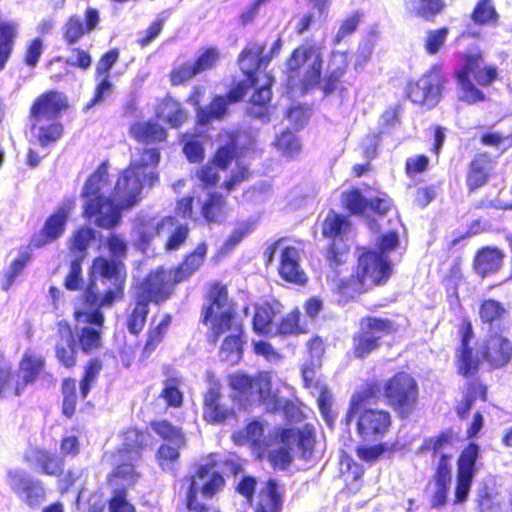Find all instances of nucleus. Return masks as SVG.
Masks as SVG:
<instances>
[{
	"mask_svg": "<svg viewBox=\"0 0 512 512\" xmlns=\"http://www.w3.org/2000/svg\"><path fill=\"white\" fill-rule=\"evenodd\" d=\"M311 60L300 81L299 90L302 94L319 89L323 97L342 92L343 78L348 70L347 53L332 51L324 75H322L323 58L321 47L310 41H304L296 47L286 60V69L290 78L297 77L300 70Z\"/></svg>",
	"mask_w": 512,
	"mask_h": 512,
	"instance_id": "f257e3e1",
	"label": "nucleus"
},
{
	"mask_svg": "<svg viewBox=\"0 0 512 512\" xmlns=\"http://www.w3.org/2000/svg\"><path fill=\"white\" fill-rule=\"evenodd\" d=\"M207 253L208 244L198 243L177 265L169 268L160 265L150 270L135 286L134 292L155 305L166 302L175 294L178 284L189 281L203 267Z\"/></svg>",
	"mask_w": 512,
	"mask_h": 512,
	"instance_id": "f03ea898",
	"label": "nucleus"
},
{
	"mask_svg": "<svg viewBox=\"0 0 512 512\" xmlns=\"http://www.w3.org/2000/svg\"><path fill=\"white\" fill-rule=\"evenodd\" d=\"M461 61V66L453 73L459 101L468 105L486 101L487 96L479 87H488L498 79L497 66L485 65L484 55L480 50L465 52Z\"/></svg>",
	"mask_w": 512,
	"mask_h": 512,
	"instance_id": "7ed1b4c3",
	"label": "nucleus"
},
{
	"mask_svg": "<svg viewBox=\"0 0 512 512\" xmlns=\"http://www.w3.org/2000/svg\"><path fill=\"white\" fill-rule=\"evenodd\" d=\"M75 201L67 199L47 217L42 228L35 232L26 248L19 252V256L13 259L6 273V283L3 286L5 291L9 290L15 279L25 270L32 259L31 250L41 249L46 245L59 239L65 232L70 212L74 208Z\"/></svg>",
	"mask_w": 512,
	"mask_h": 512,
	"instance_id": "20e7f679",
	"label": "nucleus"
},
{
	"mask_svg": "<svg viewBox=\"0 0 512 512\" xmlns=\"http://www.w3.org/2000/svg\"><path fill=\"white\" fill-rule=\"evenodd\" d=\"M227 380L233 399L244 408L257 404L276 410L281 406L269 371H258L254 375L236 371L228 374Z\"/></svg>",
	"mask_w": 512,
	"mask_h": 512,
	"instance_id": "39448f33",
	"label": "nucleus"
},
{
	"mask_svg": "<svg viewBox=\"0 0 512 512\" xmlns=\"http://www.w3.org/2000/svg\"><path fill=\"white\" fill-rule=\"evenodd\" d=\"M391 262L376 250L363 251L357 259L354 272L347 281L340 283L342 292H366L372 287L385 285L392 275Z\"/></svg>",
	"mask_w": 512,
	"mask_h": 512,
	"instance_id": "423d86ee",
	"label": "nucleus"
},
{
	"mask_svg": "<svg viewBox=\"0 0 512 512\" xmlns=\"http://www.w3.org/2000/svg\"><path fill=\"white\" fill-rule=\"evenodd\" d=\"M384 403L400 419H407L416 412L420 401V387L415 375L408 370H398L382 384Z\"/></svg>",
	"mask_w": 512,
	"mask_h": 512,
	"instance_id": "0eeeda50",
	"label": "nucleus"
},
{
	"mask_svg": "<svg viewBox=\"0 0 512 512\" xmlns=\"http://www.w3.org/2000/svg\"><path fill=\"white\" fill-rule=\"evenodd\" d=\"M398 325L388 317L365 315L359 320V329L352 335L351 352L363 360L380 349L383 338L398 332Z\"/></svg>",
	"mask_w": 512,
	"mask_h": 512,
	"instance_id": "6e6552de",
	"label": "nucleus"
},
{
	"mask_svg": "<svg viewBox=\"0 0 512 512\" xmlns=\"http://www.w3.org/2000/svg\"><path fill=\"white\" fill-rule=\"evenodd\" d=\"M201 307L200 322L209 327L229 326L233 321L242 319L234 300L230 297L228 286L220 281L208 285Z\"/></svg>",
	"mask_w": 512,
	"mask_h": 512,
	"instance_id": "1a4fd4ad",
	"label": "nucleus"
},
{
	"mask_svg": "<svg viewBox=\"0 0 512 512\" xmlns=\"http://www.w3.org/2000/svg\"><path fill=\"white\" fill-rule=\"evenodd\" d=\"M447 83L442 65L433 64L419 78L407 82L405 96L414 105L431 110L440 103Z\"/></svg>",
	"mask_w": 512,
	"mask_h": 512,
	"instance_id": "9d476101",
	"label": "nucleus"
},
{
	"mask_svg": "<svg viewBox=\"0 0 512 512\" xmlns=\"http://www.w3.org/2000/svg\"><path fill=\"white\" fill-rule=\"evenodd\" d=\"M243 320L233 321L228 327H209L206 333V340L210 345L216 346L223 337L219 347V354L223 360L231 365L238 364L243 357Z\"/></svg>",
	"mask_w": 512,
	"mask_h": 512,
	"instance_id": "9b49d317",
	"label": "nucleus"
},
{
	"mask_svg": "<svg viewBox=\"0 0 512 512\" xmlns=\"http://www.w3.org/2000/svg\"><path fill=\"white\" fill-rule=\"evenodd\" d=\"M479 456L480 447L475 442H469L459 453L456 460L455 504L463 503L467 500L477 471Z\"/></svg>",
	"mask_w": 512,
	"mask_h": 512,
	"instance_id": "f8f14e48",
	"label": "nucleus"
},
{
	"mask_svg": "<svg viewBox=\"0 0 512 512\" xmlns=\"http://www.w3.org/2000/svg\"><path fill=\"white\" fill-rule=\"evenodd\" d=\"M459 345L456 348V372L463 378L474 376L480 371V360L471 342L475 337L472 321L465 316L458 325Z\"/></svg>",
	"mask_w": 512,
	"mask_h": 512,
	"instance_id": "ddd939ff",
	"label": "nucleus"
},
{
	"mask_svg": "<svg viewBox=\"0 0 512 512\" xmlns=\"http://www.w3.org/2000/svg\"><path fill=\"white\" fill-rule=\"evenodd\" d=\"M6 477L12 492L28 507L38 508L46 500L47 492L43 482L26 471L9 469Z\"/></svg>",
	"mask_w": 512,
	"mask_h": 512,
	"instance_id": "4468645a",
	"label": "nucleus"
},
{
	"mask_svg": "<svg viewBox=\"0 0 512 512\" xmlns=\"http://www.w3.org/2000/svg\"><path fill=\"white\" fill-rule=\"evenodd\" d=\"M69 108L67 96L58 90L50 89L39 94L31 103L28 118L31 129L45 120H56Z\"/></svg>",
	"mask_w": 512,
	"mask_h": 512,
	"instance_id": "2eb2a0df",
	"label": "nucleus"
},
{
	"mask_svg": "<svg viewBox=\"0 0 512 512\" xmlns=\"http://www.w3.org/2000/svg\"><path fill=\"white\" fill-rule=\"evenodd\" d=\"M480 366L485 363L490 370H498L512 363V340L504 332L489 333L483 339L479 356Z\"/></svg>",
	"mask_w": 512,
	"mask_h": 512,
	"instance_id": "dca6fc26",
	"label": "nucleus"
},
{
	"mask_svg": "<svg viewBox=\"0 0 512 512\" xmlns=\"http://www.w3.org/2000/svg\"><path fill=\"white\" fill-rule=\"evenodd\" d=\"M352 415L356 416V431L363 441L381 440L392 428V415L385 409H362Z\"/></svg>",
	"mask_w": 512,
	"mask_h": 512,
	"instance_id": "f3484780",
	"label": "nucleus"
},
{
	"mask_svg": "<svg viewBox=\"0 0 512 512\" xmlns=\"http://www.w3.org/2000/svg\"><path fill=\"white\" fill-rule=\"evenodd\" d=\"M123 210L113 198L105 196L85 201L83 215L93 219L98 227L111 230L120 224Z\"/></svg>",
	"mask_w": 512,
	"mask_h": 512,
	"instance_id": "a211bd4d",
	"label": "nucleus"
},
{
	"mask_svg": "<svg viewBox=\"0 0 512 512\" xmlns=\"http://www.w3.org/2000/svg\"><path fill=\"white\" fill-rule=\"evenodd\" d=\"M142 181L139 173L125 168L120 172L112 191V198L122 209H131L140 201Z\"/></svg>",
	"mask_w": 512,
	"mask_h": 512,
	"instance_id": "6ab92c4d",
	"label": "nucleus"
},
{
	"mask_svg": "<svg viewBox=\"0 0 512 512\" xmlns=\"http://www.w3.org/2000/svg\"><path fill=\"white\" fill-rule=\"evenodd\" d=\"M127 276L109 279L98 283L103 287L100 292L98 286L87 284L85 288V299L92 305L113 306L121 301L125 295Z\"/></svg>",
	"mask_w": 512,
	"mask_h": 512,
	"instance_id": "aec40b11",
	"label": "nucleus"
},
{
	"mask_svg": "<svg viewBox=\"0 0 512 512\" xmlns=\"http://www.w3.org/2000/svg\"><path fill=\"white\" fill-rule=\"evenodd\" d=\"M59 341L55 345V357L61 366L68 370L78 364V348L71 324L66 320L56 323Z\"/></svg>",
	"mask_w": 512,
	"mask_h": 512,
	"instance_id": "412c9836",
	"label": "nucleus"
},
{
	"mask_svg": "<svg viewBox=\"0 0 512 512\" xmlns=\"http://www.w3.org/2000/svg\"><path fill=\"white\" fill-rule=\"evenodd\" d=\"M202 409L203 420L211 425L223 424L234 417L233 409L222 401L221 386L218 382L204 393Z\"/></svg>",
	"mask_w": 512,
	"mask_h": 512,
	"instance_id": "4be33fe9",
	"label": "nucleus"
},
{
	"mask_svg": "<svg viewBox=\"0 0 512 512\" xmlns=\"http://www.w3.org/2000/svg\"><path fill=\"white\" fill-rule=\"evenodd\" d=\"M451 459L450 454L442 453L433 467L432 481L435 485V492L431 498L433 508L442 507L447 502V494L452 480Z\"/></svg>",
	"mask_w": 512,
	"mask_h": 512,
	"instance_id": "5701e85b",
	"label": "nucleus"
},
{
	"mask_svg": "<svg viewBox=\"0 0 512 512\" xmlns=\"http://www.w3.org/2000/svg\"><path fill=\"white\" fill-rule=\"evenodd\" d=\"M300 251L293 246H286L282 249L278 264V274L284 281L304 286L308 277L301 267Z\"/></svg>",
	"mask_w": 512,
	"mask_h": 512,
	"instance_id": "b1692460",
	"label": "nucleus"
},
{
	"mask_svg": "<svg viewBox=\"0 0 512 512\" xmlns=\"http://www.w3.org/2000/svg\"><path fill=\"white\" fill-rule=\"evenodd\" d=\"M508 316V309L502 302L496 299L487 298L479 303L478 317L480 323L490 333L508 330V327L504 324Z\"/></svg>",
	"mask_w": 512,
	"mask_h": 512,
	"instance_id": "393cba45",
	"label": "nucleus"
},
{
	"mask_svg": "<svg viewBox=\"0 0 512 512\" xmlns=\"http://www.w3.org/2000/svg\"><path fill=\"white\" fill-rule=\"evenodd\" d=\"M241 134L238 131H228L225 133V141L221 143L214 154L211 162L220 170H227L232 161L244 156L247 147L240 142Z\"/></svg>",
	"mask_w": 512,
	"mask_h": 512,
	"instance_id": "a878e982",
	"label": "nucleus"
},
{
	"mask_svg": "<svg viewBox=\"0 0 512 512\" xmlns=\"http://www.w3.org/2000/svg\"><path fill=\"white\" fill-rule=\"evenodd\" d=\"M494 160L487 152L476 154L469 162L466 172V187L469 193L483 187L491 178Z\"/></svg>",
	"mask_w": 512,
	"mask_h": 512,
	"instance_id": "bb28decb",
	"label": "nucleus"
},
{
	"mask_svg": "<svg viewBox=\"0 0 512 512\" xmlns=\"http://www.w3.org/2000/svg\"><path fill=\"white\" fill-rule=\"evenodd\" d=\"M282 42L278 38L272 45L270 51L266 54V44L249 42L245 45L238 56L239 62H248L256 72L266 70L270 61L274 56H277L281 50Z\"/></svg>",
	"mask_w": 512,
	"mask_h": 512,
	"instance_id": "cd10ccee",
	"label": "nucleus"
},
{
	"mask_svg": "<svg viewBox=\"0 0 512 512\" xmlns=\"http://www.w3.org/2000/svg\"><path fill=\"white\" fill-rule=\"evenodd\" d=\"M467 379L461 402L455 407L459 419H465L468 416L476 401H488L489 386L478 376V373Z\"/></svg>",
	"mask_w": 512,
	"mask_h": 512,
	"instance_id": "c85d7f7f",
	"label": "nucleus"
},
{
	"mask_svg": "<svg viewBox=\"0 0 512 512\" xmlns=\"http://www.w3.org/2000/svg\"><path fill=\"white\" fill-rule=\"evenodd\" d=\"M281 443L288 445L291 439L296 441L301 459L308 460L314 451L315 430L312 425L305 424L302 428H281L277 432Z\"/></svg>",
	"mask_w": 512,
	"mask_h": 512,
	"instance_id": "c756f323",
	"label": "nucleus"
},
{
	"mask_svg": "<svg viewBox=\"0 0 512 512\" xmlns=\"http://www.w3.org/2000/svg\"><path fill=\"white\" fill-rule=\"evenodd\" d=\"M164 232L167 233V237L163 242V249L166 253H172L180 250L187 243L191 229L188 223L168 215L162 217V234Z\"/></svg>",
	"mask_w": 512,
	"mask_h": 512,
	"instance_id": "7c9ffc66",
	"label": "nucleus"
},
{
	"mask_svg": "<svg viewBox=\"0 0 512 512\" xmlns=\"http://www.w3.org/2000/svg\"><path fill=\"white\" fill-rule=\"evenodd\" d=\"M504 252L495 246L479 248L473 258L472 267L481 278L496 274L503 265Z\"/></svg>",
	"mask_w": 512,
	"mask_h": 512,
	"instance_id": "2f4dec72",
	"label": "nucleus"
},
{
	"mask_svg": "<svg viewBox=\"0 0 512 512\" xmlns=\"http://www.w3.org/2000/svg\"><path fill=\"white\" fill-rule=\"evenodd\" d=\"M127 275V269L122 261L97 256L92 260L88 284L98 286L101 281L120 278Z\"/></svg>",
	"mask_w": 512,
	"mask_h": 512,
	"instance_id": "473e14b6",
	"label": "nucleus"
},
{
	"mask_svg": "<svg viewBox=\"0 0 512 512\" xmlns=\"http://www.w3.org/2000/svg\"><path fill=\"white\" fill-rule=\"evenodd\" d=\"M128 133L137 143L145 145L164 142L168 137L166 128L153 119L134 121Z\"/></svg>",
	"mask_w": 512,
	"mask_h": 512,
	"instance_id": "72a5a7b5",
	"label": "nucleus"
},
{
	"mask_svg": "<svg viewBox=\"0 0 512 512\" xmlns=\"http://www.w3.org/2000/svg\"><path fill=\"white\" fill-rule=\"evenodd\" d=\"M150 304L137 293H133L132 301L125 314V326L132 336H139L144 330L150 314Z\"/></svg>",
	"mask_w": 512,
	"mask_h": 512,
	"instance_id": "f704fd0d",
	"label": "nucleus"
},
{
	"mask_svg": "<svg viewBox=\"0 0 512 512\" xmlns=\"http://www.w3.org/2000/svg\"><path fill=\"white\" fill-rule=\"evenodd\" d=\"M340 478L343 482L342 492L347 495H355L364 484L365 469L351 456L345 455L340 460Z\"/></svg>",
	"mask_w": 512,
	"mask_h": 512,
	"instance_id": "c9c22d12",
	"label": "nucleus"
},
{
	"mask_svg": "<svg viewBox=\"0 0 512 512\" xmlns=\"http://www.w3.org/2000/svg\"><path fill=\"white\" fill-rule=\"evenodd\" d=\"M134 246L141 253L146 254L153 248V242L162 235V218L154 221L152 218H141L134 224Z\"/></svg>",
	"mask_w": 512,
	"mask_h": 512,
	"instance_id": "e433bc0d",
	"label": "nucleus"
},
{
	"mask_svg": "<svg viewBox=\"0 0 512 512\" xmlns=\"http://www.w3.org/2000/svg\"><path fill=\"white\" fill-rule=\"evenodd\" d=\"M284 507V493L277 480L267 479L264 487L258 494L254 512H282Z\"/></svg>",
	"mask_w": 512,
	"mask_h": 512,
	"instance_id": "4c0bfd02",
	"label": "nucleus"
},
{
	"mask_svg": "<svg viewBox=\"0 0 512 512\" xmlns=\"http://www.w3.org/2000/svg\"><path fill=\"white\" fill-rule=\"evenodd\" d=\"M122 442L117 449L121 456L139 459L148 447V433L136 426H129L121 432Z\"/></svg>",
	"mask_w": 512,
	"mask_h": 512,
	"instance_id": "58836bf2",
	"label": "nucleus"
},
{
	"mask_svg": "<svg viewBox=\"0 0 512 512\" xmlns=\"http://www.w3.org/2000/svg\"><path fill=\"white\" fill-rule=\"evenodd\" d=\"M26 463H35L40 472L51 477H60L64 473V461L43 448H33L30 454L24 456Z\"/></svg>",
	"mask_w": 512,
	"mask_h": 512,
	"instance_id": "ea45409f",
	"label": "nucleus"
},
{
	"mask_svg": "<svg viewBox=\"0 0 512 512\" xmlns=\"http://www.w3.org/2000/svg\"><path fill=\"white\" fill-rule=\"evenodd\" d=\"M45 368V359L42 356H33L25 354L19 362V370L22 378L17 380L12 389L13 396H20L27 385L36 381Z\"/></svg>",
	"mask_w": 512,
	"mask_h": 512,
	"instance_id": "a19ab883",
	"label": "nucleus"
},
{
	"mask_svg": "<svg viewBox=\"0 0 512 512\" xmlns=\"http://www.w3.org/2000/svg\"><path fill=\"white\" fill-rule=\"evenodd\" d=\"M155 115L171 128H179L187 120V111L179 100L169 93L158 101Z\"/></svg>",
	"mask_w": 512,
	"mask_h": 512,
	"instance_id": "79ce46f5",
	"label": "nucleus"
},
{
	"mask_svg": "<svg viewBox=\"0 0 512 512\" xmlns=\"http://www.w3.org/2000/svg\"><path fill=\"white\" fill-rule=\"evenodd\" d=\"M265 78V82L255 88L249 98V113L254 118L268 120L270 116L269 108L272 98L271 86L273 84V77L266 73Z\"/></svg>",
	"mask_w": 512,
	"mask_h": 512,
	"instance_id": "37998d69",
	"label": "nucleus"
},
{
	"mask_svg": "<svg viewBox=\"0 0 512 512\" xmlns=\"http://www.w3.org/2000/svg\"><path fill=\"white\" fill-rule=\"evenodd\" d=\"M200 214L208 225L223 223L228 215L226 197L216 191L208 193L200 206Z\"/></svg>",
	"mask_w": 512,
	"mask_h": 512,
	"instance_id": "c03bdc74",
	"label": "nucleus"
},
{
	"mask_svg": "<svg viewBox=\"0 0 512 512\" xmlns=\"http://www.w3.org/2000/svg\"><path fill=\"white\" fill-rule=\"evenodd\" d=\"M382 393V384L379 381L366 382L352 395L348 414L352 416V413H357L362 409H370L367 406L378 403L383 398Z\"/></svg>",
	"mask_w": 512,
	"mask_h": 512,
	"instance_id": "a18cd8bd",
	"label": "nucleus"
},
{
	"mask_svg": "<svg viewBox=\"0 0 512 512\" xmlns=\"http://www.w3.org/2000/svg\"><path fill=\"white\" fill-rule=\"evenodd\" d=\"M172 322V316L165 313L158 324L151 325L147 332L145 342L140 352L139 360L146 361L163 342Z\"/></svg>",
	"mask_w": 512,
	"mask_h": 512,
	"instance_id": "49530a36",
	"label": "nucleus"
},
{
	"mask_svg": "<svg viewBox=\"0 0 512 512\" xmlns=\"http://www.w3.org/2000/svg\"><path fill=\"white\" fill-rule=\"evenodd\" d=\"M18 29L16 21L0 19V71L5 68L13 53Z\"/></svg>",
	"mask_w": 512,
	"mask_h": 512,
	"instance_id": "de8ad7c7",
	"label": "nucleus"
},
{
	"mask_svg": "<svg viewBox=\"0 0 512 512\" xmlns=\"http://www.w3.org/2000/svg\"><path fill=\"white\" fill-rule=\"evenodd\" d=\"M139 477L140 474L136 470L135 465L130 461H126L113 467L107 474L106 481L112 488L117 486L127 487L128 491L129 488H132L137 483Z\"/></svg>",
	"mask_w": 512,
	"mask_h": 512,
	"instance_id": "09e8293b",
	"label": "nucleus"
},
{
	"mask_svg": "<svg viewBox=\"0 0 512 512\" xmlns=\"http://www.w3.org/2000/svg\"><path fill=\"white\" fill-rule=\"evenodd\" d=\"M227 99L224 95H214L210 102L196 113V123L207 126L214 121L222 120L228 113Z\"/></svg>",
	"mask_w": 512,
	"mask_h": 512,
	"instance_id": "8fccbe9b",
	"label": "nucleus"
},
{
	"mask_svg": "<svg viewBox=\"0 0 512 512\" xmlns=\"http://www.w3.org/2000/svg\"><path fill=\"white\" fill-rule=\"evenodd\" d=\"M94 237V231L89 227H80L75 230L68 241L69 259L84 261Z\"/></svg>",
	"mask_w": 512,
	"mask_h": 512,
	"instance_id": "3c124183",
	"label": "nucleus"
},
{
	"mask_svg": "<svg viewBox=\"0 0 512 512\" xmlns=\"http://www.w3.org/2000/svg\"><path fill=\"white\" fill-rule=\"evenodd\" d=\"M404 5L413 16L424 21H433L446 7L444 0H405Z\"/></svg>",
	"mask_w": 512,
	"mask_h": 512,
	"instance_id": "603ef678",
	"label": "nucleus"
},
{
	"mask_svg": "<svg viewBox=\"0 0 512 512\" xmlns=\"http://www.w3.org/2000/svg\"><path fill=\"white\" fill-rule=\"evenodd\" d=\"M108 180L107 163L102 162L97 166L95 171L89 175L86 179L83 189L81 191V197L85 201H89L94 198L105 197L101 194L102 187Z\"/></svg>",
	"mask_w": 512,
	"mask_h": 512,
	"instance_id": "864d4df0",
	"label": "nucleus"
},
{
	"mask_svg": "<svg viewBox=\"0 0 512 512\" xmlns=\"http://www.w3.org/2000/svg\"><path fill=\"white\" fill-rule=\"evenodd\" d=\"M470 18L477 26H497L499 23V14L493 0H478Z\"/></svg>",
	"mask_w": 512,
	"mask_h": 512,
	"instance_id": "5fc2aeb1",
	"label": "nucleus"
},
{
	"mask_svg": "<svg viewBox=\"0 0 512 512\" xmlns=\"http://www.w3.org/2000/svg\"><path fill=\"white\" fill-rule=\"evenodd\" d=\"M187 442H163L155 453V459L162 469L172 470L181 457L180 450Z\"/></svg>",
	"mask_w": 512,
	"mask_h": 512,
	"instance_id": "6e6d98bb",
	"label": "nucleus"
},
{
	"mask_svg": "<svg viewBox=\"0 0 512 512\" xmlns=\"http://www.w3.org/2000/svg\"><path fill=\"white\" fill-rule=\"evenodd\" d=\"M149 427L163 442H187L183 429L168 419H153L149 422Z\"/></svg>",
	"mask_w": 512,
	"mask_h": 512,
	"instance_id": "4d7b16f0",
	"label": "nucleus"
},
{
	"mask_svg": "<svg viewBox=\"0 0 512 512\" xmlns=\"http://www.w3.org/2000/svg\"><path fill=\"white\" fill-rule=\"evenodd\" d=\"M60 390L62 395L61 413L66 419H71L77 408V386L76 379L65 377L61 380Z\"/></svg>",
	"mask_w": 512,
	"mask_h": 512,
	"instance_id": "13d9d810",
	"label": "nucleus"
},
{
	"mask_svg": "<svg viewBox=\"0 0 512 512\" xmlns=\"http://www.w3.org/2000/svg\"><path fill=\"white\" fill-rule=\"evenodd\" d=\"M349 221L339 213L329 211L322 222V235L331 241L341 239L349 229Z\"/></svg>",
	"mask_w": 512,
	"mask_h": 512,
	"instance_id": "bf43d9fd",
	"label": "nucleus"
},
{
	"mask_svg": "<svg viewBox=\"0 0 512 512\" xmlns=\"http://www.w3.org/2000/svg\"><path fill=\"white\" fill-rule=\"evenodd\" d=\"M181 382V378L178 376H171L164 380L159 398L165 402L166 408H180L183 405L184 395L180 390Z\"/></svg>",
	"mask_w": 512,
	"mask_h": 512,
	"instance_id": "052dcab7",
	"label": "nucleus"
},
{
	"mask_svg": "<svg viewBox=\"0 0 512 512\" xmlns=\"http://www.w3.org/2000/svg\"><path fill=\"white\" fill-rule=\"evenodd\" d=\"M245 80L238 81L233 87L224 95L227 99V104L238 103L246 95L250 88L256 87L258 84V76L256 70L252 67H248L243 70Z\"/></svg>",
	"mask_w": 512,
	"mask_h": 512,
	"instance_id": "680f3d73",
	"label": "nucleus"
},
{
	"mask_svg": "<svg viewBox=\"0 0 512 512\" xmlns=\"http://www.w3.org/2000/svg\"><path fill=\"white\" fill-rule=\"evenodd\" d=\"M455 439L454 431L451 428H447L440 431L436 436L424 439L420 450L429 451L433 456H439L446 447L453 445Z\"/></svg>",
	"mask_w": 512,
	"mask_h": 512,
	"instance_id": "e2e57ef3",
	"label": "nucleus"
},
{
	"mask_svg": "<svg viewBox=\"0 0 512 512\" xmlns=\"http://www.w3.org/2000/svg\"><path fill=\"white\" fill-rule=\"evenodd\" d=\"M102 369L103 362L99 358H91L85 363L83 367V374L79 382L80 395L83 399L90 393V390L96 383Z\"/></svg>",
	"mask_w": 512,
	"mask_h": 512,
	"instance_id": "0e129e2a",
	"label": "nucleus"
},
{
	"mask_svg": "<svg viewBox=\"0 0 512 512\" xmlns=\"http://www.w3.org/2000/svg\"><path fill=\"white\" fill-rule=\"evenodd\" d=\"M77 348L84 354H90L102 346V330L91 326H84L80 329L77 338Z\"/></svg>",
	"mask_w": 512,
	"mask_h": 512,
	"instance_id": "69168bd1",
	"label": "nucleus"
},
{
	"mask_svg": "<svg viewBox=\"0 0 512 512\" xmlns=\"http://www.w3.org/2000/svg\"><path fill=\"white\" fill-rule=\"evenodd\" d=\"M63 41L67 46L77 44L85 35L89 34L82 19L77 15L69 16L61 28Z\"/></svg>",
	"mask_w": 512,
	"mask_h": 512,
	"instance_id": "338daca9",
	"label": "nucleus"
},
{
	"mask_svg": "<svg viewBox=\"0 0 512 512\" xmlns=\"http://www.w3.org/2000/svg\"><path fill=\"white\" fill-rule=\"evenodd\" d=\"M367 201L359 188L353 187L341 195L342 207L351 215H363L367 210Z\"/></svg>",
	"mask_w": 512,
	"mask_h": 512,
	"instance_id": "774afa93",
	"label": "nucleus"
}]
</instances>
